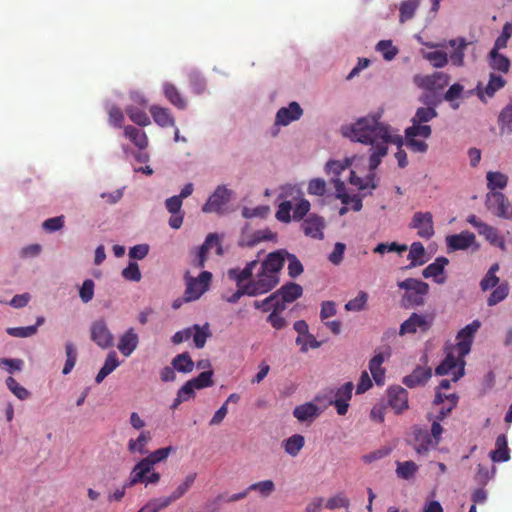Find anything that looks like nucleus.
I'll use <instances>...</instances> for the list:
<instances>
[{"label": "nucleus", "mask_w": 512, "mask_h": 512, "mask_svg": "<svg viewBox=\"0 0 512 512\" xmlns=\"http://www.w3.org/2000/svg\"><path fill=\"white\" fill-rule=\"evenodd\" d=\"M432 129L431 126L426 125L424 123H415L412 122V125L405 130V137H423L429 138L431 136Z\"/></svg>", "instance_id": "3c124183"}, {"label": "nucleus", "mask_w": 512, "mask_h": 512, "mask_svg": "<svg viewBox=\"0 0 512 512\" xmlns=\"http://www.w3.org/2000/svg\"><path fill=\"white\" fill-rule=\"evenodd\" d=\"M398 287L405 290L402 299L405 307H419L424 305L425 297L429 292V285L426 282L415 278H407L400 281Z\"/></svg>", "instance_id": "f03ea898"}, {"label": "nucleus", "mask_w": 512, "mask_h": 512, "mask_svg": "<svg viewBox=\"0 0 512 512\" xmlns=\"http://www.w3.org/2000/svg\"><path fill=\"white\" fill-rule=\"evenodd\" d=\"M120 362L118 360L117 354L115 351H111L108 353L104 365L99 370L98 374L95 377V381L97 384H100L109 374H111L118 366Z\"/></svg>", "instance_id": "58836bf2"}, {"label": "nucleus", "mask_w": 512, "mask_h": 512, "mask_svg": "<svg viewBox=\"0 0 512 512\" xmlns=\"http://www.w3.org/2000/svg\"><path fill=\"white\" fill-rule=\"evenodd\" d=\"M303 114V110L297 102H291L288 107H282L276 114L275 123L281 126H287L291 122L298 120Z\"/></svg>", "instance_id": "aec40b11"}, {"label": "nucleus", "mask_w": 512, "mask_h": 512, "mask_svg": "<svg viewBox=\"0 0 512 512\" xmlns=\"http://www.w3.org/2000/svg\"><path fill=\"white\" fill-rule=\"evenodd\" d=\"M418 471V465L411 461L397 462L396 474L400 479L410 480Z\"/></svg>", "instance_id": "8fccbe9b"}, {"label": "nucleus", "mask_w": 512, "mask_h": 512, "mask_svg": "<svg viewBox=\"0 0 512 512\" xmlns=\"http://www.w3.org/2000/svg\"><path fill=\"white\" fill-rule=\"evenodd\" d=\"M493 462H505L510 459L507 438L504 434L496 438L495 449L490 452Z\"/></svg>", "instance_id": "e433bc0d"}, {"label": "nucleus", "mask_w": 512, "mask_h": 512, "mask_svg": "<svg viewBox=\"0 0 512 512\" xmlns=\"http://www.w3.org/2000/svg\"><path fill=\"white\" fill-rule=\"evenodd\" d=\"M150 114L154 122L162 127H175V118L169 108L159 105H152L149 108Z\"/></svg>", "instance_id": "393cba45"}, {"label": "nucleus", "mask_w": 512, "mask_h": 512, "mask_svg": "<svg viewBox=\"0 0 512 512\" xmlns=\"http://www.w3.org/2000/svg\"><path fill=\"white\" fill-rule=\"evenodd\" d=\"M213 247H216V253L218 255H222V246L218 235L210 233L207 235L204 243L199 247L196 258L192 261V265L196 268H203L207 260L208 252Z\"/></svg>", "instance_id": "4468645a"}, {"label": "nucleus", "mask_w": 512, "mask_h": 512, "mask_svg": "<svg viewBox=\"0 0 512 512\" xmlns=\"http://www.w3.org/2000/svg\"><path fill=\"white\" fill-rule=\"evenodd\" d=\"M465 361L458 355L456 358L453 352L446 353L444 360L436 367L435 373L437 375L452 374V380L458 381L464 375Z\"/></svg>", "instance_id": "0eeeda50"}, {"label": "nucleus", "mask_w": 512, "mask_h": 512, "mask_svg": "<svg viewBox=\"0 0 512 512\" xmlns=\"http://www.w3.org/2000/svg\"><path fill=\"white\" fill-rule=\"evenodd\" d=\"M192 337L195 347L201 349L205 346L207 339L211 336L209 324L205 323L203 326L194 324L192 327Z\"/></svg>", "instance_id": "c03bdc74"}, {"label": "nucleus", "mask_w": 512, "mask_h": 512, "mask_svg": "<svg viewBox=\"0 0 512 512\" xmlns=\"http://www.w3.org/2000/svg\"><path fill=\"white\" fill-rule=\"evenodd\" d=\"M276 237V234L273 233L270 229L257 230L252 234L251 240L248 244L253 246L262 241H274L276 240Z\"/></svg>", "instance_id": "69168bd1"}, {"label": "nucleus", "mask_w": 512, "mask_h": 512, "mask_svg": "<svg viewBox=\"0 0 512 512\" xmlns=\"http://www.w3.org/2000/svg\"><path fill=\"white\" fill-rule=\"evenodd\" d=\"M475 241V235L468 231L459 234L450 235L446 238L447 246L450 250H465L469 248Z\"/></svg>", "instance_id": "cd10ccee"}, {"label": "nucleus", "mask_w": 512, "mask_h": 512, "mask_svg": "<svg viewBox=\"0 0 512 512\" xmlns=\"http://www.w3.org/2000/svg\"><path fill=\"white\" fill-rule=\"evenodd\" d=\"M196 477L197 473H189L168 497L159 498L162 501V506L168 507L171 503L184 496L186 492L193 486Z\"/></svg>", "instance_id": "412c9836"}, {"label": "nucleus", "mask_w": 512, "mask_h": 512, "mask_svg": "<svg viewBox=\"0 0 512 512\" xmlns=\"http://www.w3.org/2000/svg\"><path fill=\"white\" fill-rule=\"evenodd\" d=\"M489 58V64L492 69L502 73H507L509 71L510 61L506 56L499 53V49L492 48L489 53Z\"/></svg>", "instance_id": "79ce46f5"}, {"label": "nucleus", "mask_w": 512, "mask_h": 512, "mask_svg": "<svg viewBox=\"0 0 512 512\" xmlns=\"http://www.w3.org/2000/svg\"><path fill=\"white\" fill-rule=\"evenodd\" d=\"M324 220L317 215H311L306 218L302 223V230L308 237L315 239H323Z\"/></svg>", "instance_id": "4be33fe9"}, {"label": "nucleus", "mask_w": 512, "mask_h": 512, "mask_svg": "<svg viewBox=\"0 0 512 512\" xmlns=\"http://www.w3.org/2000/svg\"><path fill=\"white\" fill-rule=\"evenodd\" d=\"M433 314H422L413 312L408 319H406L399 328V335L415 334L417 332L426 333L430 330L434 323Z\"/></svg>", "instance_id": "20e7f679"}, {"label": "nucleus", "mask_w": 512, "mask_h": 512, "mask_svg": "<svg viewBox=\"0 0 512 512\" xmlns=\"http://www.w3.org/2000/svg\"><path fill=\"white\" fill-rule=\"evenodd\" d=\"M512 35V25L510 23H505L502 28V33L497 37L494 43V49H504L507 47L508 40Z\"/></svg>", "instance_id": "338daca9"}, {"label": "nucleus", "mask_w": 512, "mask_h": 512, "mask_svg": "<svg viewBox=\"0 0 512 512\" xmlns=\"http://www.w3.org/2000/svg\"><path fill=\"white\" fill-rule=\"evenodd\" d=\"M274 294L276 298L280 297L284 302L292 303L302 296L303 288L295 282H288L275 291Z\"/></svg>", "instance_id": "7c9ffc66"}, {"label": "nucleus", "mask_w": 512, "mask_h": 512, "mask_svg": "<svg viewBox=\"0 0 512 512\" xmlns=\"http://www.w3.org/2000/svg\"><path fill=\"white\" fill-rule=\"evenodd\" d=\"M231 191L225 186H218L202 207L205 213H223L224 206L230 201Z\"/></svg>", "instance_id": "9d476101"}, {"label": "nucleus", "mask_w": 512, "mask_h": 512, "mask_svg": "<svg viewBox=\"0 0 512 512\" xmlns=\"http://www.w3.org/2000/svg\"><path fill=\"white\" fill-rule=\"evenodd\" d=\"M424 58L428 60L435 68H442L448 63V55L444 51H431L424 55Z\"/></svg>", "instance_id": "13d9d810"}, {"label": "nucleus", "mask_w": 512, "mask_h": 512, "mask_svg": "<svg viewBox=\"0 0 512 512\" xmlns=\"http://www.w3.org/2000/svg\"><path fill=\"white\" fill-rule=\"evenodd\" d=\"M123 132L124 136L139 150H144L148 147V136L143 130L132 125H127L123 127Z\"/></svg>", "instance_id": "c756f323"}, {"label": "nucleus", "mask_w": 512, "mask_h": 512, "mask_svg": "<svg viewBox=\"0 0 512 512\" xmlns=\"http://www.w3.org/2000/svg\"><path fill=\"white\" fill-rule=\"evenodd\" d=\"M212 377L213 371L208 370L201 372L197 377L189 380V382L194 386L195 389H203L214 384Z\"/></svg>", "instance_id": "4d7b16f0"}, {"label": "nucleus", "mask_w": 512, "mask_h": 512, "mask_svg": "<svg viewBox=\"0 0 512 512\" xmlns=\"http://www.w3.org/2000/svg\"><path fill=\"white\" fill-rule=\"evenodd\" d=\"M420 6V0H405L400 4L399 7V21L405 23L411 20L418 7Z\"/></svg>", "instance_id": "49530a36"}, {"label": "nucleus", "mask_w": 512, "mask_h": 512, "mask_svg": "<svg viewBox=\"0 0 512 512\" xmlns=\"http://www.w3.org/2000/svg\"><path fill=\"white\" fill-rule=\"evenodd\" d=\"M152 440L150 431H142L136 439H130L127 444V449L131 454L138 453L146 455L148 453L147 445Z\"/></svg>", "instance_id": "2f4dec72"}, {"label": "nucleus", "mask_w": 512, "mask_h": 512, "mask_svg": "<svg viewBox=\"0 0 512 512\" xmlns=\"http://www.w3.org/2000/svg\"><path fill=\"white\" fill-rule=\"evenodd\" d=\"M258 265L257 260L250 261L246 264L243 269H230L228 271V277L234 280L237 284V287L243 286L246 280L250 279L253 275V270Z\"/></svg>", "instance_id": "473e14b6"}, {"label": "nucleus", "mask_w": 512, "mask_h": 512, "mask_svg": "<svg viewBox=\"0 0 512 512\" xmlns=\"http://www.w3.org/2000/svg\"><path fill=\"white\" fill-rule=\"evenodd\" d=\"M139 337L134 328H129L123 335L120 336L117 348L122 355L129 357L137 348Z\"/></svg>", "instance_id": "b1692460"}, {"label": "nucleus", "mask_w": 512, "mask_h": 512, "mask_svg": "<svg viewBox=\"0 0 512 512\" xmlns=\"http://www.w3.org/2000/svg\"><path fill=\"white\" fill-rule=\"evenodd\" d=\"M286 260H288V274L291 278H296L303 273V265L294 254L288 252Z\"/></svg>", "instance_id": "e2e57ef3"}, {"label": "nucleus", "mask_w": 512, "mask_h": 512, "mask_svg": "<svg viewBox=\"0 0 512 512\" xmlns=\"http://www.w3.org/2000/svg\"><path fill=\"white\" fill-rule=\"evenodd\" d=\"M432 376V370L429 367L417 366L413 372L403 379V383L409 388H415L425 385Z\"/></svg>", "instance_id": "a878e982"}, {"label": "nucleus", "mask_w": 512, "mask_h": 512, "mask_svg": "<svg viewBox=\"0 0 512 512\" xmlns=\"http://www.w3.org/2000/svg\"><path fill=\"white\" fill-rule=\"evenodd\" d=\"M414 84L427 91H439L450 82V76L444 72H434L430 75L417 74L413 77Z\"/></svg>", "instance_id": "6e6552de"}, {"label": "nucleus", "mask_w": 512, "mask_h": 512, "mask_svg": "<svg viewBox=\"0 0 512 512\" xmlns=\"http://www.w3.org/2000/svg\"><path fill=\"white\" fill-rule=\"evenodd\" d=\"M449 46L454 48V51L450 54L452 65L462 67L464 65V54L468 42L465 38L452 39L449 41Z\"/></svg>", "instance_id": "f704fd0d"}, {"label": "nucleus", "mask_w": 512, "mask_h": 512, "mask_svg": "<svg viewBox=\"0 0 512 512\" xmlns=\"http://www.w3.org/2000/svg\"><path fill=\"white\" fill-rule=\"evenodd\" d=\"M90 335L91 340L102 349H107L114 344V336L104 319H98L91 323Z\"/></svg>", "instance_id": "1a4fd4ad"}, {"label": "nucleus", "mask_w": 512, "mask_h": 512, "mask_svg": "<svg viewBox=\"0 0 512 512\" xmlns=\"http://www.w3.org/2000/svg\"><path fill=\"white\" fill-rule=\"evenodd\" d=\"M286 255H288V251H286L285 249H280L275 252H271L261 263L260 267H262L263 270L271 273L274 276H279V273L285 264Z\"/></svg>", "instance_id": "f3484780"}, {"label": "nucleus", "mask_w": 512, "mask_h": 512, "mask_svg": "<svg viewBox=\"0 0 512 512\" xmlns=\"http://www.w3.org/2000/svg\"><path fill=\"white\" fill-rule=\"evenodd\" d=\"M293 415L297 420L304 422L317 417L319 415V409L315 404L308 402L295 407Z\"/></svg>", "instance_id": "a19ab883"}, {"label": "nucleus", "mask_w": 512, "mask_h": 512, "mask_svg": "<svg viewBox=\"0 0 512 512\" xmlns=\"http://www.w3.org/2000/svg\"><path fill=\"white\" fill-rule=\"evenodd\" d=\"M250 491H257L263 497H268L275 490V485L272 480H264L251 484L248 487Z\"/></svg>", "instance_id": "680f3d73"}, {"label": "nucleus", "mask_w": 512, "mask_h": 512, "mask_svg": "<svg viewBox=\"0 0 512 512\" xmlns=\"http://www.w3.org/2000/svg\"><path fill=\"white\" fill-rule=\"evenodd\" d=\"M444 399H447L449 401V406L445 407L442 406L440 409L438 415L436 416L438 421H442L444 418H446L449 413L452 411V409L457 405L458 402V396L454 393L446 395L443 394L441 391L437 390L435 394L434 404L440 405L444 402Z\"/></svg>", "instance_id": "72a5a7b5"}, {"label": "nucleus", "mask_w": 512, "mask_h": 512, "mask_svg": "<svg viewBox=\"0 0 512 512\" xmlns=\"http://www.w3.org/2000/svg\"><path fill=\"white\" fill-rule=\"evenodd\" d=\"M354 385L352 382H346L335 391L331 390L334 398L329 400V404L333 405L339 415H345L349 408V401L352 398Z\"/></svg>", "instance_id": "ddd939ff"}, {"label": "nucleus", "mask_w": 512, "mask_h": 512, "mask_svg": "<svg viewBox=\"0 0 512 512\" xmlns=\"http://www.w3.org/2000/svg\"><path fill=\"white\" fill-rule=\"evenodd\" d=\"M408 259L410 264L407 268L421 266L427 262L426 251L421 242H413L409 249Z\"/></svg>", "instance_id": "4c0bfd02"}, {"label": "nucleus", "mask_w": 512, "mask_h": 512, "mask_svg": "<svg viewBox=\"0 0 512 512\" xmlns=\"http://www.w3.org/2000/svg\"><path fill=\"white\" fill-rule=\"evenodd\" d=\"M385 360V356L383 353H377L374 357L369 361V370L371 375L377 385H383L385 380V369L382 367V364Z\"/></svg>", "instance_id": "c9c22d12"}, {"label": "nucleus", "mask_w": 512, "mask_h": 512, "mask_svg": "<svg viewBox=\"0 0 512 512\" xmlns=\"http://www.w3.org/2000/svg\"><path fill=\"white\" fill-rule=\"evenodd\" d=\"M162 90L165 98L171 105L179 110H185L187 108V100L173 83L165 82L162 85Z\"/></svg>", "instance_id": "bb28decb"}, {"label": "nucleus", "mask_w": 512, "mask_h": 512, "mask_svg": "<svg viewBox=\"0 0 512 512\" xmlns=\"http://www.w3.org/2000/svg\"><path fill=\"white\" fill-rule=\"evenodd\" d=\"M486 207L497 217L512 219V205L501 192L489 191L486 195Z\"/></svg>", "instance_id": "423d86ee"}, {"label": "nucleus", "mask_w": 512, "mask_h": 512, "mask_svg": "<svg viewBox=\"0 0 512 512\" xmlns=\"http://www.w3.org/2000/svg\"><path fill=\"white\" fill-rule=\"evenodd\" d=\"M449 263L446 257H438L435 261L429 264L423 271L422 275L424 278H433L437 284H443L446 281L445 277L441 275L444 272L445 266Z\"/></svg>", "instance_id": "5701e85b"}, {"label": "nucleus", "mask_w": 512, "mask_h": 512, "mask_svg": "<svg viewBox=\"0 0 512 512\" xmlns=\"http://www.w3.org/2000/svg\"><path fill=\"white\" fill-rule=\"evenodd\" d=\"M279 282V276H274L260 267L256 276L246 284L250 290L251 297H255L270 292L279 284Z\"/></svg>", "instance_id": "39448f33"}, {"label": "nucleus", "mask_w": 512, "mask_h": 512, "mask_svg": "<svg viewBox=\"0 0 512 512\" xmlns=\"http://www.w3.org/2000/svg\"><path fill=\"white\" fill-rule=\"evenodd\" d=\"M44 322L43 317L37 318V322L35 325H30L26 327H12L7 329V333L10 336L18 337V338H26L34 335L37 332L38 326H40Z\"/></svg>", "instance_id": "09e8293b"}, {"label": "nucleus", "mask_w": 512, "mask_h": 512, "mask_svg": "<svg viewBox=\"0 0 512 512\" xmlns=\"http://www.w3.org/2000/svg\"><path fill=\"white\" fill-rule=\"evenodd\" d=\"M486 180L489 191L504 189L508 184V177L501 172L489 171L486 175Z\"/></svg>", "instance_id": "de8ad7c7"}, {"label": "nucleus", "mask_w": 512, "mask_h": 512, "mask_svg": "<svg viewBox=\"0 0 512 512\" xmlns=\"http://www.w3.org/2000/svg\"><path fill=\"white\" fill-rule=\"evenodd\" d=\"M367 299V293L364 291H360L354 299L349 300L345 304V309L347 311H362L366 306Z\"/></svg>", "instance_id": "052dcab7"}, {"label": "nucleus", "mask_w": 512, "mask_h": 512, "mask_svg": "<svg viewBox=\"0 0 512 512\" xmlns=\"http://www.w3.org/2000/svg\"><path fill=\"white\" fill-rule=\"evenodd\" d=\"M381 113H375L359 118L354 124L343 126L341 128L343 136L352 141L370 145L369 170L370 174L366 179L358 177L351 171L350 182L358 186L360 190L367 188L375 189V174L373 171L380 165L382 158L388 152V144L393 143L401 147L403 138L399 135H393L390 127L380 122Z\"/></svg>", "instance_id": "f257e3e1"}, {"label": "nucleus", "mask_w": 512, "mask_h": 512, "mask_svg": "<svg viewBox=\"0 0 512 512\" xmlns=\"http://www.w3.org/2000/svg\"><path fill=\"white\" fill-rule=\"evenodd\" d=\"M480 326L481 323L478 320H474L472 323L466 325L458 332V342L455 348L457 349L458 354L461 358H464L467 354H469L474 339V335L478 331Z\"/></svg>", "instance_id": "9b49d317"}, {"label": "nucleus", "mask_w": 512, "mask_h": 512, "mask_svg": "<svg viewBox=\"0 0 512 512\" xmlns=\"http://www.w3.org/2000/svg\"><path fill=\"white\" fill-rule=\"evenodd\" d=\"M125 113L129 119L138 126L145 127L151 124L148 114L136 106H127L125 108Z\"/></svg>", "instance_id": "37998d69"}, {"label": "nucleus", "mask_w": 512, "mask_h": 512, "mask_svg": "<svg viewBox=\"0 0 512 512\" xmlns=\"http://www.w3.org/2000/svg\"><path fill=\"white\" fill-rule=\"evenodd\" d=\"M171 364L176 371L181 373L192 372L195 366L188 352H184L175 356Z\"/></svg>", "instance_id": "a18cd8bd"}, {"label": "nucleus", "mask_w": 512, "mask_h": 512, "mask_svg": "<svg viewBox=\"0 0 512 512\" xmlns=\"http://www.w3.org/2000/svg\"><path fill=\"white\" fill-rule=\"evenodd\" d=\"M153 470V466L145 459L139 460L132 470L130 471L129 478L126 481V486H135L137 484H144L148 474Z\"/></svg>", "instance_id": "6ab92c4d"}, {"label": "nucleus", "mask_w": 512, "mask_h": 512, "mask_svg": "<svg viewBox=\"0 0 512 512\" xmlns=\"http://www.w3.org/2000/svg\"><path fill=\"white\" fill-rule=\"evenodd\" d=\"M304 444L305 439L300 434H294L282 442L285 452L292 457H296L300 453Z\"/></svg>", "instance_id": "ea45409f"}, {"label": "nucleus", "mask_w": 512, "mask_h": 512, "mask_svg": "<svg viewBox=\"0 0 512 512\" xmlns=\"http://www.w3.org/2000/svg\"><path fill=\"white\" fill-rule=\"evenodd\" d=\"M413 441V447L419 455L427 454L439 444L427 430L417 426L413 427Z\"/></svg>", "instance_id": "2eb2a0df"}, {"label": "nucleus", "mask_w": 512, "mask_h": 512, "mask_svg": "<svg viewBox=\"0 0 512 512\" xmlns=\"http://www.w3.org/2000/svg\"><path fill=\"white\" fill-rule=\"evenodd\" d=\"M409 226L416 229L418 236L426 240L432 238L435 233L433 216L430 212H415Z\"/></svg>", "instance_id": "f8f14e48"}, {"label": "nucleus", "mask_w": 512, "mask_h": 512, "mask_svg": "<svg viewBox=\"0 0 512 512\" xmlns=\"http://www.w3.org/2000/svg\"><path fill=\"white\" fill-rule=\"evenodd\" d=\"M189 84L192 88V91L196 94H202L206 88V82L202 75L196 71L192 70L188 73Z\"/></svg>", "instance_id": "5fc2aeb1"}, {"label": "nucleus", "mask_w": 512, "mask_h": 512, "mask_svg": "<svg viewBox=\"0 0 512 512\" xmlns=\"http://www.w3.org/2000/svg\"><path fill=\"white\" fill-rule=\"evenodd\" d=\"M211 280L212 273L209 271H202L198 277H192L187 273L185 275L184 302L198 300L208 290Z\"/></svg>", "instance_id": "7ed1b4c3"}, {"label": "nucleus", "mask_w": 512, "mask_h": 512, "mask_svg": "<svg viewBox=\"0 0 512 512\" xmlns=\"http://www.w3.org/2000/svg\"><path fill=\"white\" fill-rule=\"evenodd\" d=\"M388 403L390 407L400 414L408 409V392L401 386H394L388 389Z\"/></svg>", "instance_id": "a211bd4d"}, {"label": "nucleus", "mask_w": 512, "mask_h": 512, "mask_svg": "<svg viewBox=\"0 0 512 512\" xmlns=\"http://www.w3.org/2000/svg\"><path fill=\"white\" fill-rule=\"evenodd\" d=\"M377 51L383 54L385 60H392L397 55V48L389 40H381L376 45Z\"/></svg>", "instance_id": "0e129e2a"}, {"label": "nucleus", "mask_w": 512, "mask_h": 512, "mask_svg": "<svg viewBox=\"0 0 512 512\" xmlns=\"http://www.w3.org/2000/svg\"><path fill=\"white\" fill-rule=\"evenodd\" d=\"M173 451L174 448L172 446L163 447L153 452L148 451L144 458L154 467L156 464L165 461Z\"/></svg>", "instance_id": "603ef678"}, {"label": "nucleus", "mask_w": 512, "mask_h": 512, "mask_svg": "<svg viewBox=\"0 0 512 512\" xmlns=\"http://www.w3.org/2000/svg\"><path fill=\"white\" fill-rule=\"evenodd\" d=\"M122 276L126 280L139 282L141 280V272L136 262H130L129 265L122 270Z\"/></svg>", "instance_id": "774afa93"}, {"label": "nucleus", "mask_w": 512, "mask_h": 512, "mask_svg": "<svg viewBox=\"0 0 512 512\" xmlns=\"http://www.w3.org/2000/svg\"><path fill=\"white\" fill-rule=\"evenodd\" d=\"M6 385L8 389L20 400H25L30 396V392L25 387L21 386L12 376H9L6 379Z\"/></svg>", "instance_id": "bf43d9fd"}, {"label": "nucleus", "mask_w": 512, "mask_h": 512, "mask_svg": "<svg viewBox=\"0 0 512 512\" xmlns=\"http://www.w3.org/2000/svg\"><path fill=\"white\" fill-rule=\"evenodd\" d=\"M497 124L500 135L512 134V97L509 98L508 103L499 112Z\"/></svg>", "instance_id": "c85d7f7f"}, {"label": "nucleus", "mask_w": 512, "mask_h": 512, "mask_svg": "<svg viewBox=\"0 0 512 512\" xmlns=\"http://www.w3.org/2000/svg\"><path fill=\"white\" fill-rule=\"evenodd\" d=\"M505 85L506 81L502 76L491 73L487 85L483 87L482 83L479 82L474 89V92L481 101L485 102V96L489 98L494 97L496 92L502 89Z\"/></svg>", "instance_id": "dca6fc26"}, {"label": "nucleus", "mask_w": 512, "mask_h": 512, "mask_svg": "<svg viewBox=\"0 0 512 512\" xmlns=\"http://www.w3.org/2000/svg\"><path fill=\"white\" fill-rule=\"evenodd\" d=\"M438 113L435 108L432 107H420L417 109L412 122L415 123H427L437 117Z\"/></svg>", "instance_id": "6e6d98bb"}, {"label": "nucleus", "mask_w": 512, "mask_h": 512, "mask_svg": "<svg viewBox=\"0 0 512 512\" xmlns=\"http://www.w3.org/2000/svg\"><path fill=\"white\" fill-rule=\"evenodd\" d=\"M496 288L490 294L487 300L488 306H495L496 304L503 301L509 293V286L507 283H501L500 285L495 286Z\"/></svg>", "instance_id": "864d4df0"}]
</instances>
